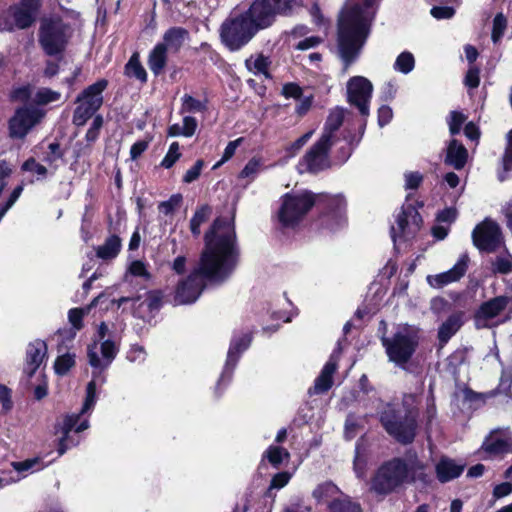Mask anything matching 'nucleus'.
<instances>
[{
	"label": "nucleus",
	"mask_w": 512,
	"mask_h": 512,
	"mask_svg": "<svg viewBox=\"0 0 512 512\" xmlns=\"http://www.w3.org/2000/svg\"><path fill=\"white\" fill-rule=\"evenodd\" d=\"M328 510L329 512H362L360 505L343 493L329 503Z\"/></svg>",
	"instance_id": "33"
},
{
	"label": "nucleus",
	"mask_w": 512,
	"mask_h": 512,
	"mask_svg": "<svg viewBox=\"0 0 512 512\" xmlns=\"http://www.w3.org/2000/svg\"><path fill=\"white\" fill-rule=\"evenodd\" d=\"M47 353L46 343L42 340L31 342L26 350L25 372L32 376L41 365Z\"/></svg>",
	"instance_id": "24"
},
{
	"label": "nucleus",
	"mask_w": 512,
	"mask_h": 512,
	"mask_svg": "<svg viewBox=\"0 0 512 512\" xmlns=\"http://www.w3.org/2000/svg\"><path fill=\"white\" fill-rule=\"evenodd\" d=\"M511 444L503 438L491 434L483 443V448L491 454H502L510 451Z\"/></svg>",
	"instance_id": "37"
},
{
	"label": "nucleus",
	"mask_w": 512,
	"mask_h": 512,
	"mask_svg": "<svg viewBox=\"0 0 512 512\" xmlns=\"http://www.w3.org/2000/svg\"><path fill=\"white\" fill-rule=\"evenodd\" d=\"M181 113L203 112L207 109L206 102L195 99L191 95L185 94L182 98Z\"/></svg>",
	"instance_id": "41"
},
{
	"label": "nucleus",
	"mask_w": 512,
	"mask_h": 512,
	"mask_svg": "<svg viewBox=\"0 0 512 512\" xmlns=\"http://www.w3.org/2000/svg\"><path fill=\"white\" fill-rule=\"evenodd\" d=\"M90 311V307L86 308H73L68 312V319L73 328L76 330H80L83 326L82 319L84 315L88 314Z\"/></svg>",
	"instance_id": "45"
},
{
	"label": "nucleus",
	"mask_w": 512,
	"mask_h": 512,
	"mask_svg": "<svg viewBox=\"0 0 512 512\" xmlns=\"http://www.w3.org/2000/svg\"><path fill=\"white\" fill-rule=\"evenodd\" d=\"M461 326V316L458 314L451 315L439 328V340L443 343H446L460 329Z\"/></svg>",
	"instance_id": "32"
},
{
	"label": "nucleus",
	"mask_w": 512,
	"mask_h": 512,
	"mask_svg": "<svg viewBox=\"0 0 512 512\" xmlns=\"http://www.w3.org/2000/svg\"><path fill=\"white\" fill-rule=\"evenodd\" d=\"M341 493L342 492L336 485L331 482H326L319 485L313 491V497L319 502H327L329 504L332 500L338 498Z\"/></svg>",
	"instance_id": "34"
},
{
	"label": "nucleus",
	"mask_w": 512,
	"mask_h": 512,
	"mask_svg": "<svg viewBox=\"0 0 512 512\" xmlns=\"http://www.w3.org/2000/svg\"><path fill=\"white\" fill-rule=\"evenodd\" d=\"M381 341L389 360L399 367H404L418 346L416 331L407 326L399 327L391 337H382Z\"/></svg>",
	"instance_id": "5"
},
{
	"label": "nucleus",
	"mask_w": 512,
	"mask_h": 512,
	"mask_svg": "<svg viewBox=\"0 0 512 512\" xmlns=\"http://www.w3.org/2000/svg\"><path fill=\"white\" fill-rule=\"evenodd\" d=\"M377 0H347L338 20V53L343 71L358 58L371 30Z\"/></svg>",
	"instance_id": "2"
},
{
	"label": "nucleus",
	"mask_w": 512,
	"mask_h": 512,
	"mask_svg": "<svg viewBox=\"0 0 512 512\" xmlns=\"http://www.w3.org/2000/svg\"><path fill=\"white\" fill-rule=\"evenodd\" d=\"M254 10L267 27H270L277 15L287 16L302 6V0H254Z\"/></svg>",
	"instance_id": "11"
},
{
	"label": "nucleus",
	"mask_w": 512,
	"mask_h": 512,
	"mask_svg": "<svg viewBox=\"0 0 512 512\" xmlns=\"http://www.w3.org/2000/svg\"><path fill=\"white\" fill-rule=\"evenodd\" d=\"M211 214V208L207 205L196 210L190 221V230L194 236L200 235V226L206 222Z\"/></svg>",
	"instance_id": "39"
},
{
	"label": "nucleus",
	"mask_w": 512,
	"mask_h": 512,
	"mask_svg": "<svg viewBox=\"0 0 512 512\" xmlns=\"http://www.w3.org/2000/svg\"><path fill=\"white\" fill-rule=\"evenodd\" d=\"M43 117L41 110L35 107H22L16 110L9 121L10 136L23 138Z\"/></svg>",
	"instance_id": "16"
},
{
	"label": "nucleus",
	"mask_w": 512,
	"mask_h": 512,
	"mask_svg": "<svg viewBox=\"0 0 512 512\" xmlns=\"http://www.w3.org/2000/svg\"><path fill=\"white\" fill-rule=\"evenodd\" d=\"M512 269V262L509 258L506 257H498L494 262V270L496 272L507 274Z\"/></svg>",
	"instance_id": "58"
},
{
	"label": "nucleus",
	"mask_w": 512,
	"mask_h": 512,
	"mask_svg": "<svg viewBox=\"0 0 512 512\" xmlns=\"http://www.w3.org/2000/svg\"><path fill=\"white\" fill-rule=\"evenodd\" d=\"M96 402V383L94 380L90 381L87 385V395L81 412L79 414H70L67 415L60 427V432L62 433V437L59 440L58 445V453L59 455H63L70 447L68 442L69 433L72 429H75L78 425L80 416L87 411L91 410Z\"/></svg>",
	"instance_id": "13"
},
{
	"label": "nucleus",
	"mask_w": 512,
	"mask_h": 512,
	"mask_svg": "<svg viewBox=\"0 0 512 512\" xmlns=\"http://www.w3.org/2000/svg\"><path fill=\"white\" fill-rule=\"evenodd\" d=\"M315 203L311 192L287 193L281 198L278 220L284 227H294L308 213Z\"/></svg>",
	"instance_id": "6"
},
{
	"label": "nucleus",
	"mask_w": 512,
	"mask_h": 512,
	"mask_svg": "<svg viewBox=\"0 0 512 512\" xmlns=\"http://www.w3.org/2000/svg\"><path fill=\"white\" fill-rule=\"evenodd\" d=\"M372 83L363 76H354L347 82L348 102L356 106L363 116L369 115Z\"/></svg>",
	"instance_id": "14"
},
{
	"label": "nucleus",
	"mask_w": 512,
	"mask_h": 512,
	"mask_svg": "<svg viewBox=\"0 0 512 512\" xmlns=\"http://www.w3.org/2000/svg\"><path fill=\"white\" fill-rule=\"evenodd\" d=\"M422 219L416 209L408 206L397 216L396 226L391 228V236L394 242L397 237L409 239L420 229Z\"/></svg>",
	"instance_id": "17"
},
{
	"label": "nucleus",
	"mask_w": 512,
	"mask_h": 512,
	"mask_svg": "<svg viewBox=\"0 0 512 512\" xmlns=\"http://www.w3.org/2000/svg\"><path fill=\"white\" fill-rule=\"evenodd\" d=\"M108 81L100 79L88 86L76 99L78 104L74 114L73 123L83 126L103 104V91L107 88Z\"/></svg>",
	"instance_id": "9"
},
{
	"label": "nucleus",
	"mask_w": 512,
	"mask_h": 512,
	"mask_svg": "<svg viewBox=\"0 0 512 512\" xmlns=\"http://www.w3.org/2000/svg\"><path fill=\"white\" fill-rule=\"evenodd\" d=\"M291 478L290 473L280 472L274 475L270 483V489H281L286 486Z\"/></svg>",
	"instance_id": "56"
},
{
	"label": "nucleus",
	"mask_w": 512,
	"mask_h": 512,
	"mask_svg": "<svg viewBox=\"0 0 512 512\" xmlns=\"http://www.w3.org/2000/svg\"><path fill=\"white\" fill-rule=\"evenodd\" d=\"M180 156L181 153L179 152V144L177 142H173L170 145L167 154L163 158L161 166L166 169L171 168L175 164V162L180 158Z\"/></svg>",
	"instance_id": "47"
},
{
	"label": "nucleus",
	"mask_w": 512,
	"mask_h": 512,
	"mask_svg": "<svg viewBox=\"0 0 512 512\" xmlns=\"http://www.w3.org/2000/svg\"><path fill=\"white\" fill-rule=\"evenodd\" d=\"M121 249V240L118 236L112 235L106 239L103 245L97 248L96 254L103 260L115 258Z\"/></svg>",
	"instance_id": "31"
},
{
	"label": "nucleus",
	"mask_w": 512,
	"mask_h": 512,
	"mask_svg": "<svg viewBox=\"0 0 512 512\" xmlns=\"http://www.w3.org/2000/svg\"><path fill=\"white\" fill-rule=\"evenodd\" d=\"M204 167V161L203 160H197L195 164L186 171V173L183 176V182L185 183H192L195 180L198 179V177L201 174V171Z\"/></svg>",
	"instance_id": "51"
},
{
	"label": "nucleus",
	"mask_w": 512,
	"mask_h": 512,
	"mask_svg": "<svg viewBox=\"0 0 512 512\" xmlns=\"http://www.w3.org/2000/svg\"><path fill=\"white\" fill-rule=\"evenodd\" d=\"M313 133H314L313 130L308 131L307 133H305L304 135L299 137L297 140H295L293 143L288 145L286 147V152H287L288 156L289 157L295 156L301 150V148L309 141V139L312 137Z\"/></svg>",
	"instance_id": "49"
},
{
	"label": "nucleus",
	"mask_w": 512,
	"mask_h": 512,
	"mask_svg": "<svg viewBox=\"0 0 512 512\" xmlns=\"http://www.w3.org/2000/svg\"><path fill=\"white\" fill-rule=\"evenodd\" d=\"M408 481V467L401 459H393L382 465L371 481V490L387 495Z\"/></svg>",
	"instance_id": "7"
},
{
	"label": "nucleus",
	"mask_w": 512,
	"mask_h": 512,
	"mask_svg": "<svg viewBox=\"0 0 512 512\" xmlns=\"http://www.w3.org/2000/svg\"><path fill=\"white\" fill-rule=\"evenodd\" d=\"M509 298L506 296L494 297L480 305L475 313L474 321L478 329L490 327L492 321L507 307Z\"/></svg>",
	"instance_id": "18"
},
{
	"label": "nucleus",
	"mask_w": 512,
	"mask_h": 512,
	"mask_svg": "<svg viewBox=\"0 0 512 512\" xmlns=\"http://www.w3.org/2000/svg\"><path fill=\"white\" fill-rule=\"evenodd\" d=\"M42 0H21L18 5L0 13V31L25 29L36 20Z\"/></svg>",
	"instance_id": "8"
},
{
	"label": "nucleus",
	"mask_w": 512,
	"mask_h": 512,
	"mask_svg": "<svg viewBox=\"0 0 512 512\" xmlns=\"http://www.w3.org/2000/svg\"><path fill=\"white\" fill-rule=\"evenodd\" d=\"M415 403L416 397L408 394L403 398L405 417H402L391 404H387L381 413L380 420L385 430L401 443H410L415 437L417 416L414 410Z\"/></svg>",
	"instance_id": "4"
},
{
	"label": "nucleus",
	"mask_w": 512,
	"mask_h": 512,
	"mask_svg": "<svg viewBox=\"0 0 512 512\" xmlns=\"http://www.w3.org/2000/svg\"><path fill=\"white\" fill-rule=\"evenodd\" d=\"M269 65V58L263 54L251 55L245 61V66L249 72L256 76L262 75L265 78H270Z\"/></svg>",
	"instance_id": "30"
},
{
	"label": "nucleus",
	"mask_w": 512,
	"mask_h": 512,
	"mask_svg": "<svg viewBox=\"0 0 512 512\" xmlns=\"http://www.w3.org/2000/svg\"><path fill=\"white\" fill-rule=\"evenodd\" d=\"M264 457L267 458L269 463L273 466H279L284 460H288L290 457L289 452L282 447L270 446L264 453Z\"/></svg>",
	"instance_id": "40"
},
{
	"label": "nucleus",
	"mask_w": 512,
	"mask_h": 512,
	"mask_svg": "<svg viewBox=\"0 0 512 512\" xmlns=\"http://www.w3.org/2000/svg\"><path fill=\"white\" fill-rule=\"evenodd\" d=\"M507 25L506 18L502 13H499L495 16L493 21V30H492V40L493 42H497L503 35L505 28Z\"/></svg>",
	"instance_id": "50"
},
{
	"label": "nucleus",
	"mask_w": 512,
	"mask_h": 512,
	"mask_svg": "<svg viewBox=\"0 0 512 512\" xmlns=\"http://www.w3.org/2000/svg\"><path fill=\"white\" fill-rule=\"evenodd\" d=\"M22 169L32 173H36L41 177H44L47 173L46 167L37 163L33 158H30L27 161H25L22 165Z\"/></svg>",
	"instance_id": "54"
},
{
	"label": "nucleus",
	"mask_w": 512,
	"mask_h": 512,
	"mask_svg": "<svg viewBox=\"0 0 512 512\" xmlns=\"http://www.w3.org/2000/svg\"><path fill=\"white\" fill-rule=\"evenodd\" d=\"M339 353L333 352L327 363L324 365L320 375L316 378L313 388L309 392L321 394L328 391L333 384V374L337 369Z\"/></svg>",
	"instance_id": "22"
},
{
	"label": "nucleus",
	"mask_w": 512,
	"mask_h": 512,
	"mask_svg": "<svg viewBox=\"0 0 512 512\" xmlns=\"http://www.w3.org/2000/svg\"><path fill=\"white\" fill-rule=\"evenodd\" d=\"M503 166L505 171L512 169V132L509 133V144L503 157Z\"/></svg>",
	"instance_id": "64"
},
{
	"label": "nucleus",
	"mask_w": 512,
	"mask_h": 512,
	"mask_svg": "<svg viewBox=\"0 0 512 512\" xmlns=\"http://www.w3.org/2000/svg\"><path fill=\"white\" fill-rule=\"evenodd\" d=\"M144 306L149 311L157 310L161 306V294L159 292H148L144 295Z\"/></svg>",
	"instance_id": "52"
},
{
	"label": "nucleus",
	"mask_w": 512,
	"mask_h": 512,
	"mask_svg": "<svg viewBox=\"0 0 512 512\" xmlns=\"http://www.w3.org/2000/svg\"><path fill=\"white\" fill-rule=\"evenodd\" d=\"M467 149L457 140H452L447 147L445 162L455 169H462L467 162Z\"/></svg>",
	"instance_id": "27"
},
{
	"label": "nucleus",
	"mask_w": 512,
	"mask_h": 512,
	"mask_svg": "<svg viewBox=\"0 0 512 512\" xmlns=\"http://www.w3.org/2000/svg\"><path fill=\"white\" fill-rule=\"evenodd\" d=\"M465 465L453 459L443 457L436 464L435 471L437 479L441 483L449 482L459 477L464 471Z\"/></svg>",
	"instance_id": "26"
},
{
	"label": "nucleus",
	"mask_w": 512,
	"mask_h": 512,
	"mask_svg": "<svg viewBox=\"0 0 512 512\" xmlns=\"http://www.w3.org/2000/svg\"><path fill=\"white\" fill-rule=\"evenodd\" d=\"M182 128L184 130L183 136H185V137L193 136L196 131V128H197L196 119L191 116H185L183 118Z\"/></svg>",
	"instance_id": "59"
},
{
	"label": "nucleus",
	"mask_w": 512,
	"mask_h": 512,
	"mask_svg": "<svg viewBox=\"0 0 512 512\" xmlns=\"http://www.w3.org/2000/svg\"><path fill=\"white\" fill-rule=\"evenodd\" d=\"M74 364L75 355L66 353L57 357L54 364V369L56 374L65 375L70 370V368L74 366Z\"/></svg>",
	"instance_id": "43"
},
{
	"label": "nucleus",
	"mask_w": 512,
	"mask_h": 512,
	"mask_svg": "<svg viewBox=\"0 0 512 512\" xmlns=\"http://www.w3.org/2000/svg\"><path fill=\"white\" fill-rule=\"evenodd\" d=\"M114 302L117 303L118 307H121L126 303H130V310L133 313V315L138 318L144 317V298L142 295H136L133 297H121Z\"/></svg>",
	"instance_id": "38"
},
{
	"label": "nucleus",
	"mask_w": 512,
	"mask_h": 512,
	"mask_svg": "<svg viewBox=\"0 0 512 512\" xmlns=\"http://www.w3.org/2000/svg\"><path fill=\"white\" fill-rule=\"evenodd\" d=\"M242 141H243L242 137H240L234 141H230L227 144L226 148L224 149V153H223L221 160L214 166V168L222 165L223 163L228 161L230 158H232V156L235 154L236 149L239 147V145L242 143Z\"/></svg>",
	"instance_id": "53"
},
{
	"label": "nucleus",
	"mask_w": 512,
	"mask_h": 512,
	"mask_svg": "<svg viewBox=\"0 0 512 512\" xmlns=\"http://www.w3.org/2000/svg\"><path fill=\"white\" fill-rule=\"evenodd\" d=\"M61 94L49 88H39L35 92L30 87H21L13 92V98L18 101H28L32 99L38 105H46L56 102L60 99Z\"/></svg>",
	"instance_id": "20"
},
{
	"label": "nucleus",
	"mask_w": 512,
	"mask_h": 512,
	"mask_svg": "<svg viewBox=\"0 0 512 512\" xmlns=\"http://www.w3.org/2000/svg\"><path fill=\"white\" fill-rule=\"evenodd\" d=\"M238 250L232 220L216 219L205 234V248L199 265L176 287L174 302L178 305L195 302L205 287V280L223 282L237 264Z\"/></svg>",
	"instance_id": "1"
},
{
	"label": "nucleus",
	"mask_w": 512,
	"mask_h": 512,
	"mask_svg": "<svg viewBox=\"0 0 512 512\" xmlns=\"http://www.w3.org/2000/svg\"><path fill=\"white\" fill-rule=\"evenodd\" d=\"M182 196L180 194L172 195L169 200L161 202L158 206L159 212L164 215H169L174 212L181 204Z\"/></svg>",
	"instance_id": "46"
},
{
	"label": "nucleus",
	"mask_w": 512,
	"mask_h": 512,
	"mask_svg": "<svg viewBox=\"0 0 512 512\" xmlns=\"http://www.w3.org/2000/svg\"><path fill=\"white\" fill-rule=\"evenodd\" d=\"M415 59L410 52H402L394 63V69L403 73L408 74L414 69Z\"/></svg>",
	"instance_id": "42"
},
{
	"label": "nucleus",
	"mask_w": 512,
	"mask_h": 512,
	"mask_svg": "<svg viewBox=\"0 0 512 512\" xmlns=\"http://www.w3.org/2000/svg\"><path fill=\"white\" fill-rule=\"evenodd\" d=\"M480 71L476 66H471L469 70L466 73L465 76V85L470 88H476L479 85L480 77H479Z\"/></svg>",
	"instance_id": "55"
},
{
	"label": "nucleus",
	"mask_w": 512,
	"mask_h": 512,
	"mask_svg": "<svg viewBox=\"0 0 512 512\" xmlns=\"http://www.w3.org/2000/svg\"><path fill=\"white\" fill-rule=\"evenodd\" d=\"M250 342L251 337L248 334H243L240 337H236L232 340L230 348L228 350L225 367L220 377L219 383L223 381L225 377H231V374L238 362L240 354L249 347Z\"/></svg>",
	"instance_id": "21"
},
{
	"label": "nucleus",
	"mask_w": 512,
	"mask_h": 512,
	"mask_svg": "<svg viewBox=\"0 0 512 512\" xmlns=\"http://www.w3.org/2000/svg\"><path fill=\"white\" fill-rule=\"evenodd\" d=\"M189 39V32L183 27H171L167 29L163 36L160 45L164 46L167 51L177 53L183 47L185 42Z\"/></svg>",
	"instance_id": "25"
},
{
	"label": "nucleus",
	"mask_w": 512,
	"mask_h": 512,
	"mask_svg": "<svg viewBox=\"0 0 512 512\" xmlns=\"http://www.w3.org/2000/svg\"><path fill=\"white\" fill-rule=\"evenodd\" d=\"M332 144L319 139L303 156L298 164L301 173H318L330 166L328 151Z\"/></svg>",
	"instance_id": "15"
},
{
	"label": "nucleus",
	"mask_w": 512,
	"mask_h": 512,
	"mask_svg": "<svg viewBox=\"0 0 512 512\" xmlns=\"http://www.w3.org/2000/svg\"><path fill=\"white\" fill-rule=\"evenodd\" d=\"M266 28L268 27L251 4L248 10L227 17L220 26L219 34L221 42L230 51H238L260 30Z\"/></svg>",
	"instance_id": "3"
},
{
	"label": "nucleus",
	"mask_w": 512,
	"mask_h": 512,
	"mask_svg": "<svg viewBox=\"0 0 512 512\" xmlns=\"http://www.w3.org/2000/svg\"><path fill=\"white\" fill-rule=\"evenodd\" d=\"M431 14L437 19H448L454 15V9L451 7H433Z\"/></svg>",
	"instance_id": "62"
},
{
	"label": "nucleus",
	"mask_w": 512,
	"mask_h": 512,
	"mask_svg": "<svg viewBox=\"0 0 512 512\" xmlns=\"http://www.w3.org/2000/svg\"><path fill=\"white\" fill-rule=\"evenodd\" d=\"M466 121V116L457 111H452L448 119L449 131L452 135L458 134L461 130L463 123Z\"/></svg>",
	"instance_id": "48"
},
{
	"label": "nucleus",
	"mask_w": 512,
	"mask_h": 512,
	"mask_svg": "<svg viewBox=\"0 0 512 512\" xmlns=\"http://www.w3.org/2000/svg\"><path fill=\"white\" fill-rule=\"evenodd\" d=\"M39 464L38 458L27 459L21 462H12V467L17 472H26L32 470L36 465Z\"/></svg>",
	"instance_id": "57"
},
{
	"label": "nucleus",
	"mask_w": 512,
	"mask_h": 512,
	"mask_svg": "<svg viewBox=\"0 0 512 512\" xmlns=\"http://www.w3.org/2000/svg\"><path fill=\"white\" fill-rule=\"evenodd\" d=\"M393 117L392 109L388 106H382L378 110V123L382 127L388 124Z\"/></svg>",
	"instance_id": "63"
},
{
	"label": "nucleus",
	"mask_w": 512,
	"mask_h": 512,
	"mask_svg": "<svg viewBox=\"0 0 512 512\" xmlns=\"http://www.w3.org/2000/svg\"><path fill=\"white\" fill-rule=\"evenodd\" d=\"M168 62V51L157 43L149 52L147 64L151 72L158 76L163 73Z\"/></svg>",
	"instance_id": "28"
},
{
	"label": "nucleus",
	"mask_w": 512,
	"mask_h": 512,
	"mask_svg": "<svg viewBox=\"0 0 512 512\" xmlns=\"http://www.w3.org/2000/svg\"><path fill=\"white\" fill-rule=\"evenodd\" d=\"M96 349L97 346L94 344L93 346L89 347L88 350L89 363L94 368H106L117 354V347L115 343L110 340H106L101 344V354L104 358V361L99 358Z\"/></svg>",
	"instance_id": "23"
},
{
	"label": "nucleus",
	"mask_w": 512,
	"mask_h": 512,
	"mask_svg": "<svg viewBox=\"0 0 512 512\" xmlns=\"http://www.w3.org/2000/svg\"><path fill=\"white\" fill-rule=\"evenodd\" d=\"M474 245L481 251L493 252L502 243V233L499 225L486 218L472 232Z\"/></svg>",
	"instance_id": "12"
},
{
	"label": "nucleus",
	"mask_w": 512,
	"mask_h": 512,
	"mask_svg": "<svg viewBox=\"0 0 512 512\" xmlns=\"http://www.w3.org/2000/svg\"><path fill=\"white\" fill-rule=\"evenodd\" d=\"M69 27L60 18H47L41 23L39 42L48 55L63 51L69 37Z\"/></svg>",
	"instance_id": "10"
},
{
	"label": "nucleus",
	"mask_w": 512,
	"mask_h": 512,
	"mask_svg": "<svg viewBox=\"0 0 512 512\" xmlns=\"http://www.w3.org/2000/svg\"><path fill=\"white\" fill-rule=\"evenodd\" d=\"M23 191L22 186H17L13 192L11 193L9 200L7 201L6 205L0 210V219L5 215V213L14 205V203L17 201V199L20 197L21 193Z\"/></svg>",
	"instance_id": "60"
},
{
	"label": "nucleus",
	"mask_w": 512,
	"mask_h": 512,
	"mask_svg": "<svg viewBox=\"0 0 512 512\" xmlns=\"http://www.w3.org/2000/svg\"><path fill=\"white\" fill-rule=\"evenodd\" d=\"M262 163L258 158H252L248 161V163L244 166L242 171L239 174L240 178L248 179L249 181L254 180L261 169Z\"/></svg>",
	"instance_id": "44"
},
{
	"label": "nucleus",
	"mask_w": 512,
	"mask_h": 512,
	"mask_svg": "<svg viewBox=\"0 0 512 512\" xmlns=\"http://www.w3.org/2000/svg\"><path fill=\"white\" fill-rule=\"evenodd\" d=\"M344 120V110L341 108H336L332 110L327 117L323 133L321 136V140L333 144V134L336 132L340 126L342 125Z\"/></svg>",
	"instance_id": "29"
},
{
	"label": "nucleus",
	"mask_w": 512,
	"mask_h": 512,
	"mask_svg": "<svg viewBox=\"0 0 512 512\" xmlns=\"http://www.w3.org/2000/svg\"><path fill=\"white\" fill-rule=\"evenodd\" d=\"M125 75L141 82L147 81V73L140 62L139 54L134 53L125 65Z\"/></svg>",
	"instance_id": "35"
},
{
	"label": "nucleus",
	"mask_w": 512,
	"mask_h": 512,
	"mask_svg": "<svg viewBox=\"0 0 512 512\" xmlns=\"http://www.w3.org/2000/svg\"><path fill=\"white\" fill-rule=\"evenodd\" d=\"M405 465L408 467V480L428 481L429 476L425 473V465L416 456L410 457Z\"/></svg>",
	"instance_id": "36"
},
{
	"label": "nucleus",
	"mask_w": 512,
	"mask_h": 512,
	"mask_svg": "<svg viewBox=\"0 0 512 512\" xmlns=\"http://www.w3.org/2000/svg\"><path fill=\"white\" fill-rule=\"evenodd\" d=\"M469 260L467 253L462 254L450 270L440 274L427 276V282L431 287L439 289L460 280L467 271Z\"/></svg>",
	"instance_id": "19"
},
{
	"label": "nucleus",
	"mask_w": 512,
	"mask_h": 512,
	"mask_svg": "<svg viewBox=\"0 0 512 512\" xmlns=\"http://www.w3.org/2000/svg\"><path fill=\"white\" fill-rule=\"evenodd\" d=\"M282 93L285 97L298 99L302 95V89L294 83H288L283 86Z\"/></svg>",
	"instance_id": "61"
}]
</instances>
